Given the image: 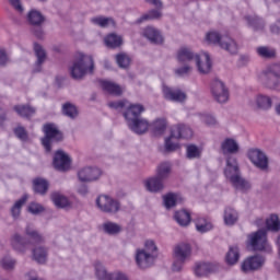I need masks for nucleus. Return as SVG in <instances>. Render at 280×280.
<instances>
[{"label":"nucleus","mask_w":280,"mask_h":280,"mask_svg":"<svg viewBox=\"0 0 280 280\" xmlns=\"http://www.w3.org/2000/svg\"><path fill=\"white\" fill-rule=\"evenodd\" d=\"M266 225L268 231H280V221L277 214H271L269 219L266 220Z\"/></svg>","instance_id":"de8ad7c7"},{"label":"nucleus","mask_w":280,"mask_h":280,"mask_svg":"<svg viewBox=\"0 0 280 280\" xmlns=\"http://www.w3.org/2000/svg\"><path fill=\"white\" fill-rule=\"evenodd\" d=\"M256 106L260 110H270L272 108V98L268 95L259 94L256 96Z\"/></svg>","instance_id":"473e14b6"},{"label":"nucleus","mask_w":280,"mask_h":280,"mask_svg":"<svg viewBox=\"0 0 280 280\" xmlns=\"http://www.w3.org/2000/svg\"><path fill=\"white\" fill-rule=\"evenodd\" d=\"M27 21L31 25L40 26L43 23H45V16H43V13L36 10L30 11L27 15Z\"/></svg>","instance_id":"e433bc0d"},{"label":"nucleus","mask_w":280,"mask_h":280,"mask_svg":"<svg viewBox=\"0 0 280 280\" xmlns=\"http://www.w3.org/2000/svg\"><path fill=\"white\" fill-rule=\"evenodd\" d=\"M269 71L276 75V78L280 79V65L279 63H273L269 66Z\"/></svg>","instance_id":"69168bd1"},{"label":"nucleus","mask_w":280,"mask_h":280,"mask_svg":"<svg viewBox=\"0 0 280 280\" xmlns=\"http://www.w3.org/2000/svg\"><path fill=\"white\" fill-rule=\"evenodd\" d=\"M28 211H30V213H33L34 215H36L38 213H43V211H45V208H43V206L40 203L32 202L28 206Z\"/></svg>","instance_id":"bf43d9fd"},{"label":"nucleus","mask_w":280,"mask_h":280,"mask_svg":"<svg viewBox=\"0 0 280 280\" xmlns=\"http://www.w3.org/2000/svg\"><path fill=\"white\" fill-rule=\"evenodd\" d=\"M116 62L120 69H128L130 67V57L126 52L116 55Z\"/></svg>","instance_id":"3c124183"},{"label":"nucleus","mask_w":280,"mask_h":280,"mask_svg":"<svg viewBox=\"0 0 280 280\" xmlns=\"http://www.w3.org/2000/svg\"><path fill=\"white\" fill-rule=\"evenodd\" d=\"M245 21L249 27L254 28L255 32H259V30H264L266 26V22L255 14L246 15Z\"/></svg>","instance_id":"c85d7f7f"},{"label":"nucleus","mask_w":280,"mask_h":280,"mask_svg":"<svg viewBox=\"0 0 280 280\" xmlns=\"http://www.w3.org/2000/svg\"><path fill=\"white\" fill-rule=\"evenodd\" d=\"M211 93L219 104H226L229 102V90L224 82L215 79L211 83Z\"/></svg>","instance_id":"9d476101"},{"label":"nucleus","mask_w":280,"mask_h":280,"mask_svg":"<svg viewBox=\"0 0 280 280\" xmlns=\"http://www.w3.org/2000/svg\"><path fill=\"white\" fill-rule=\"evenodd\" d=\"M51 200L57 209H67L71 205L69 198L58 191L51 194Z\"/></svg>","instance_id":"bb28decb"},{"label":"nucleus","mask_w":280,"mask_h":280,"mask_svg":"<svg viewBox=\"0 0 280 280\" xmlns=\"http://www.w3.org/2000/svg\"><path fill=\"white\" fill-rule=\"evenodd\" d=\"M25 235L30 237L28 242H31V244H40L44 240L40 233H38L32 225L25 228Z\"/></svg>","instance_id":"c9c22d12"},{"label":"nucleus","mask_w":280,"mask_h":280,"mask_svg":"<svg viewBox=\"0 0 280 280\" xmlns=\"http://www.w3.org/2000/svg\"><path fill=\"white\" fill-rule=\"evenodd\" d=\"M202 156V149L196 144H187L186 145V159L189 161H194L196 159H200Z\"/></svg>","instance_id":"f704fd0d"},{"label":"nucleus","mask_w":280,"mask_h":280,"mask_svg":"<svg viewBox=\"0 0 280 280\" xmlns=\"http://www.w3.org/2000/svg\"><path fill=\"white\" fill-rule=\"evenodd\" d=\"M218 270V265L211 262H196L194 272L196 277H207Z\"/></svg>","instance_id":"4be33fe9"},{"label":"nucleus","mask_w":280,"mask_h":280,"mask_svg":"<svg viewBox=\"0 0 280 280\" xmlns=\"http://www.w3.org/2000/svg\"><path fill=\"white\" fill-rule=\"evenodd\" d=\"M33 189L35 194H39V196H45L47 191L49 190V182L45 178H35L33 180Z\"/></svg>","instance_id":"cd10ccee"},{"label":"nucleus","mask_w":280,"mask_h":280,"mask_svg":"<svg viewBox=\"0 0 280 280\" xmlns=\"http://www.w3.org/2000/svg\"><path fill=\"white\" fill-rule=\"evenodd\" d=\"M249 161L259 170H268V156L259 149L248 151Z\"/></svg>","instance_id":"ddd939ff"},{"label":"nucleus","mask_w":280,"mask_h":280,"mask_svg":"<svg viewBox=\"0 0 280 280\" xmlns=\"http://www.w3.org/2000/svg\"><path fill=\"white\" fill-rule=\"evenodd\" d=\"M27 202V196H23L20 198L11 208V215L14 220H19L21 218V210L23 206Z\"/></svg>","instance_id":"4c0bfd02"},{"label":"nucleus","mask_w":280,"mask_h":280,"mask_svg":"<svg viewBox=\"0 0 280 280\" xmlns=\"http://www.w3.org/2000/svg\"><path fill=\"white\" fill-rule=\"evenodd\" d=\"M266 264V258L261 255H254L246 258L241 266L243 272H255V270H260Z\"/></svg>","instance_id":"9b49d317"},{"label":"nucleus","mask_w":280,"mask_h":280,"mask_svg":"<svg viewBox=\"0 0 280 280\" xmlns=\"http://www.w3.org/2000/svg\"><path fill=\"white\" fill-rule=\"evenodd\" d=\"M170 174H172V165L167 162L161 163L156 167V177L160 178V180L165 182L167 178H170Z\"/></svg>","instance_id":"7c9ffc66"},{"label":"nucleus","mask_w":280,"mask_h":280,"mask_svg":"<svg viewBox=\"0 0 280 280\" xmlns=\"http://www.w3.org/2000/svg\"><path fill=\"white\" fill-rule=\"evenodd\" d=\"M96 207L102 211V213H108L109 215H115L121 209V205L108 195H100L96 198Z\"/></svg>","instance_id":"1a4fd4ad"},{"label":"nucleus","mask_w":280,"mask_h":280,"mask_svg":"<svg viewBox=\"0 0 280 280\" xmlns=\"http://www.w3.org/2000/svg\"><path fill=\"white\" fill-rule=\"evenodd\" d=\"M197 56L198 54L194 52L191 49L183 47L177 51V61L182 65H189V62L196 60Z\"/></svg>","instance_id":"393cba45"},{"label":"nucleus","mask_w":280,"mask_h":280,"mask_svg":"<svg viewBox=\"0 0 280 280\" xmlns=\"http://www.w3.org/2000/svg\"><path fill=\"white\" fill-rule=\"evenodd\" d=\"M95 69V60L91 55L79 52L70 67V73L74 80H82L88 73H93Z\"/></svg>","instance_id":"7ed1b4c3"},{"label":"nucleus","mask_w":280,"mask_h":280,"mask_svg":"<svg viewBox=\"0 0 280 280\" xmlns=\"http://www.w3.org/2000/svg\"><path fill=\"white\" fill-rule=\"evenodd\" d=\"M28 244H32V242L21 236V234L19 233H15L10 237L11 248H13L15 253H21L22 255H25V253H27Z\"/></svg>","instance_id":"a211bd4d"},{"label":"nucleus","mask_w":280,"mask_h":280,"mask_svg":"<svg viewBox=\"0 0 280 280\" xmlns=\"http://www.w3.org/2000/svg\"><path fill=\"white\" fill-rule=\"evenodd\" d=\"M206 40L209 45H218V47L229 51V54H237V43L228 34L218 31H209L206 34Z\"/></svg>","instance_id":"39448f33"},{"label":"nucleus","mask_w":280,"mask_h":280,"mask_svg":"<svg viewBox=\"0 0 280 280\" xmlns=\"http://www.w3.org/2000/svg\"><path fill=\"white\" fill-rule=\"evenodd\" d=\"M279 77L275 75V72L270 71V66H268L264 71L261 75V82L264 86L267 89H270L271 91H277L280 85Z\"/></svg>","instance_id":"f3484780"},{"label":"nucleus","mask_w":280,"mask_h":280,"mask_svg":"<svg viewBox=\"0 0 280 280\" xmlns=\"http://www.w3.org/2000/svg\"><path fill=\"white\" fill-rule=\"evenodd\" d=\"M201 121H203V124H207V126H215L218 124L215 117L209 114L201 115Z\"/></svg>","instance_id":"e2e57ef3"},{"label":"nucleus","mask_w":280,"mask_h":280,"mask_svg":"<svg viewBox=\"0 0 280 280\" xmlns=\"http://www.w3.org/2000/svg\"><path fill=\"white\" fill-rule=\"evenodd\" d=\"M257 54L261 58H275V56H276L275 49H270L266 46L258 47L257 48Z\"/></svg>","instance_id":"5fc2aeb1"},{"label":"nucleus","mask_w":280,"mask_h":280,"mask_svg":"<svg viewBox=\"0 0 280 280\" xmlns=\"http://www.w3.org/2000/svg\"><path fill=\"white\" fill-rule=\"evenodd\" d=\"M163 16V13H161V10L153 9L149 11L148 13L143 14L139 20L138 23H143V21H155L158 19H161Z\"/></svg>","instance_id":"a18cd8bd"},{"label":"nucleus","mask_w":280,"mask_h":280,"mask_svg":"<svg viewBox=\"0 0 280 280\" xmlns=\"http://www.w3.org/2000/svg\"><path fill=\"white\" fill-rule=\"evenodd\" d=\"M224 176L236 191H248V189H250V183L242 177L240 164H237L235 156H228Z\"/></svg>","instance_id":"f03ea898"},{"label":"nucleus","mask_w":280,"mask_h":280,"mask_svg":"<svg viewBox=\"0 0 280 280\" xmlns=\"http://www.w3.org/2000/svg\"><path fill=\"white\" fill-rule=\"evenodd\" d=\"M52 165L59 172H67L71 167V158L65 151L58 150L55 153Z\"/></svg>","instance_id":"4468645a"},{"label":"nucleus","mask_w":280,"mask_h":280,"mask_svg":"<svg viewBox=\"0 0 280 280\" xmlns=\"http://www.w3.org/2000/svg\"><path fill=\"white\" fill-rule=\"evenodd\" d=\"M107 280H130V278L121 271H115L107 276Z\"/></svg>","instance_id":"13d9d810"},{"label":"nucleus","mask_w":280,"mask_h":280,"mask_svg":"<svg viewBox=\"0 0 280 280\" xmlns=\"http://www.w3.org/2000/svg\"><path fill=\"white\" fill-rule=\"evenodd\" d=\"M196 229L199 233H208V231H211V229H213V224L207 221V219L200 218L196 222Z\"/></svg>","instance_id":"09e8293b"},{"label":"nucleus","mask_w":280,"mask_h":280,"mask_svg":"<svg viewBox=\"0 0 280 280\" xmlns=\"http://www.w3.org/2000/svg\"><path fill=\"white\" fill-rule=\"evenodd\" d=\"M106 47H110L112 49H115L117 47H121V36H118L117 34H109L104 39Z\"/></svg>","instance_id":"37998d69"},{"label":"nucleus","mask_w":280,"mask_h":280,"mask_svg":"<svg viewBox=\"0 0 280 280\" xmlns=\"http://www.w3.org/2000/svg\"><path fill=\"white\" fill-rule=\"evenodd\" d=\"M174 137H172V133L170 135L168 138L165 139V150L166 152H176L180 148V144L178 142L174 141Z\"/></svg>","instance_id":"603ef678"},{"label":"nucleus","mask_w":280,"mask_h":280,"mask_svg":"<svg viewBox=\"0 0 280 280\" xmlns=\"http://www.w3.org/2000/svg\"><path fill=\"white\" fill-rule=\"evenodd\" d=\"M144 187L147 191H150L151 194H159V191L165 189V182H162V179L155 175L144 180Z\"/></svg>","instance_id":"412c9836"},{"label":"nucleus","mask_w":280,"mask_h":280,"mask_svg":"<svg viewBox=\"0 0 280 280\" xmlns=\"http://www.w3.org/2000/svg\"><path fill=\"white\" fill-rule=\"evenodd\" d=\"M102 176V171L97 167H83L78 172V177L81 183H93Z\"/></svg>","instance_id":"2eb2a0df"},{"label":"nucleus","mask_w":280,"mask_h":280,"mask_svg":"<svg viewBox=\"0 0 280 280\" xmlns=\"http://www.w3.org/2000/svg\"><path fill=\"white\" fill-rule=\"evenodd\" d=\"M163 200L165 208L172 209V207H176V205L183 202V197L178 194L170 192L163 197Z\"/></svg>","instance_id":"2f4dec72"},{"label":"nucleus","mask_w":280,"mask_h":280,"mask_svg":"<svg viewBox=\"0 0 280 280\" xmlns=\"http://www.w3.org/2000/svg\"><path fill=\"white\" fill-rule=\"evenodd\" d=\"M15 137L21 141H27V131L23 127H18L14 129Z\"/></svg>","instance_id":"680f3d73"},{"label":"nucleus","mask_w":280,"mask_h":280,"mask_svg":"<svg viewBox=\"0 0 280 280\" xmlns=\"http://www.w3.org/2000/svg\"><path fill=\"white\" fill-rule=\"evenodd\" d=\"M44 133L45 137L42 139V144L46 152H51V143L54 141H62V132H60L56 124L49 122L44 125Z\"/></svg>","instance_id":"6e6552de"},{"label":"nucleus","mask_w":280,"mask_h":280,"mask_svg":"<svg viewBox=\"0 0 280 280\" xmlns=\"http://www.w3.org/2000/svg\"><path fill=\"white\" fill-rule=\"evenodd\" d=\"M171 137L176 139V141H178V139H191V137H194V130L187 125H174L171 128Z\"/></svg>","instance_id":"6ab92c4d"},{"label":"nucleus","mask_w":280,"mask_h":280,"mask_svg":"<svg viewBox=\"0 0 280 280\" xmlns=\"http://www.w3.org/2000/svg\"><path fill=\"white\" fill-rule=\"evenodd\" d=\"M191 71H194V68L189 66V63H185L184 67L175 69V75H177L178 78H185V75H189Z\"/></svg>","instance_id":"6e6d98bb"},{"label":"nucleus","mask_w":280,"mask_h":280,"mask_svg":"<svg viewBox=\"0 0 280 280\" xmlns=\"http://www.w3.org/2000/svg\"><path fill=\"white\" fill-rule=\"evenodd\" d=\"M1 266L4 268V270H14L16 266V259L5 256L4 258L1 259Z\"/></svg>","instance_id":"864d4df0"},{"label":"nucleus","mask_w":280,"mask_h":280,"mask_svg":"<svg viewBox=\"0 0 280 280\" xmlns=\"http://www.w3.org/2000/svg\"><path fill=\"white\" fill-rule=\"evenodd\" d=\"M34 51H35L37 61L35 63V68L33 69V71L34 73H40L43 69V63L45 62V60H47V52L45 51L43 46L38 44H34Z\"/></svg>","instance_id":"b1692460"},{"label":"nucleus","mask_w":280,"mask_h":280,"mask_svg":"<svg viewBox=\"0 0 280 280\" xmlns=\"http://www.w3.org/2000/svg\"><path fill=\"white\" fill-rule=\"evenodd\" d=\"M158 253L159 247H156V243L152 240L145 241L144 248H138L136 250L137 266L142 269L150 268L154 264Z\"/></svg>","instance_id":"20e7f679"},{"label":"nucleus","mask_w":280,"mask_h":280,"mask_svg":"<svg viewBox=\"0 0 280 280\" xmlns=\"http://www.w3.org/2000/svg\"><path fill=\"white\" fill-rule=\"evenodd\" d=\"M93 25L98 27H115V20L113 18L95 16L91 19Z\"/></svg>","instance_id":"ea45409f"},{"label":"nucleus","mask_w":280,"mask_h":280,"mask_svg":"<svg viewBox=\"0 0 280 280\" xmlns=\"http://www.w3.org/2000/svg\"><path fill=\"white\" fill-rule=\"evenodd\" d=\"M15 113L20 115V117H26L30 118L36 113V108L28 106V105H18L14 106Z\"/></svg>","instance_id":"79ce46f5"},{"label":"nucleus","mask_w":280,"mask_h":280,"mask_svg":"<svg viewBox=\"0 0 280 280\" xmlns=\"http://www.w3.org/2000/svg\"><path fill=\"white\" fill-rule=\"evenodd\" d=\"M101 86L103 91H106L110 95H121L124 93V89L119 86L117 83H113L110 81H101Z\"/></svg>","instance_id":"c756f323"},{"label":"nucleus","mask_w":280,"mask_h":280,"mask_svg":"<svg viewBox=\"0 0 280 280\" xmlns=\"http://www.w3.org/2000/svg\"><path fill=\"white\" fill-rule=\"evenodd\" d=\"M225 259L229 266H235V264L240 261V248H237V246H231Z\"/></svg>","instance_id":"a19ab883"},{"label":"nucleus","mask_w":280,"mask_h":280,"mask_svg":"<svg viewBox=\"0 0 280 280\" xmlns=\"http://www.w3.org/2000/svg\"><path fill=\"white\" fill-rule=\"evenodd\" d=\"M33 259L37 261V264H46L47 262V248L39 246L35 247L33 250Z\"/></svg>","instance_id":"58836bf2"},{"label":"nucleus","mask_w":280,"mask_h":280,"mask_svg":"<svg viewBox=\"0 0 280 280\" xmlns=\"http://www.w3.org/2000/svg\"><path fill=\"white\" fill-rule=\"evenodd\" d=\"M174 218L179 226H189V223L191 222V214L187 210H179L175 212Z\"/></svg>","instance_id":"72a5a7b5"},{"label":"nucleus","mask_w":280,"mask_h":280,"mask_svg":"<svg viewBox=\"0 0 280 280\" xmlns=\"http://www.w3.org/2000/svg\"><path fill=\"white\" fill-rule=\"evenodd\" d=\"M94 268H95L96 277L98 279H106L107 277L106 269L104 268V265H102V262L96 261L94 264Z\"/></svg>","instance_id":"4d7b16f0"},{"label":"nucleus","mask_w":280,"mask_h":280,"mask_svg":"<svg viewBox=\"0 0 280 280\" xmlns=\"http://www.w3.org/2000/svg\"><path fill=\"white\" fill-rule=\"evenodd\" d=\"M248 245L253 250H259L260 253H272V245L268 243V235L266 231L259 230L248 236Z\"/></svg>","instance_id":"0eeeda50"},{"label":"nucleus","mask_w":280,"mask_h":280,"mask_svg":"<svg viewBox=\"0 0 280 280\" xmlns=\"http://www.w3.org/2000/svg\"><path fill=\"white\" fill-rule=\"evenodd\" d=\"M191 259V245L187 243L177 244L173 249V265L174 272H180L185 268V262Z\"/></svg>","instance_id":"423d86ee"},{"label":"nucleus","mask_w":280,"mask_h":280,"mask_svg":"<svg viewBox=\"0 0 280 280\" xmlns=\"http://www.w3.org/2000/svg\"><path fill=\"white\" fill-rule=\"evenodd\" d=\"M34 35L36 38H45V33L43 32V28L38 27L34 31Z\"/></svg>","instance_id":"774afa93"},{"label":"nucleus","mask_w":280,"mask_h":280,"mask_svg":"<svg viewBox=\"0 0 280 280\" xmlns=\"http://www.w3.org/2000/svg\"><path fill=\"white\" fill-rule=\"evenodd\" d=\"M163 97L168 102H185L187 100V94L179 89L170 88L167 85L162 86Z\"/></svg>","instance_id":"dca6fc26"},{"label":"nucleus","mask_w":280,"mask_h":280,"mask_svg":"<svg viewBox=\"0 0 280 280\" xmlns=\"http://www.w3.org/2000/svg\"><path fill=\"white\" fill-rule=\"evenodd\" d=\"M221 151L224 156L229 154H237L240 152V143L233 138H226L221 143Z\"/></svg>","instance_id":"5701e85b"},{"label":"nucleus","mask_w":280,"mask_h":280,"mask_svg":"<svg viewBox=\"0 0 280 280\" xmlns=\"http://www.w3.org/2000/svg\"><path fill=\"white\" fill-rule=\"evenodd\" d=\"M195 62L197 71L201 75H209L213 69V61H211V56H209L208 52H200L197 55Z\"/></svg>","instance_id":"f8f14e48"},{"label":"nucleus","mask_w":280,"mask_h":280,"mask_svg":"<svg viewBox=\"0 0 280 280\" xmlns=\"http://www.w3.org/2000/svg\"><path fill=\"white\" fill-rule=\"evenodd\" d=\"M103 231L107 235H119L121 233V225L108 221L103 224Z\"/></svg>","instance_id":"c03bdc74"},{"label":"nucleus","mask_w":280,"mask_h":280,"mask_svg":"<svg viewBox=\"0 0 280 280\" xmlns=\"http://www.w3.org/2000/svg\"><path fill=\"white\" fill-rule=\"evenodd\" d=\"M142 36L153 45H163V35L161 34V31L154 26H147L142 32Z\"/></svg>","instance_id":"aec40b11"},{"label":"nucleus","mask_w":280,"mask_h":280,"mask_svg":"<svg viewBox=\"0 0 280 280\" xmlns=\"http://www.w3.org/2000/svg\"><path fill=\"white\" fill-rule=\"evenodd\" d=\"M144 110L143 105L132 104L124 113L128 128L136 135H145V131L150 128L148 119L141 117V113H144Z\"/></svg>","instance_id":"f257e3e1"},{"label":"nucleus","mask_w":280,"mask_h":280,"mask_svg":"<svg viewBox=\"0 0 280 280\" xmlns=\"http://www.w3.org/2000/svg\"><path fill=\"white\" fill-rule=\"evenodd\" d=\"M62 113L66 115V117H69L70 119H75L78 117V107L71 103H66L62 106Z\"/></svg>","instance_id":"49530a36"},{"label":"nucleus","mask_w":280,"mask_h":280,"mask_svg":"<svg viewBox=\"0 0 280 280\" xmlns=\"http://www.w3.org/2000/svg\"><path fill=\"white\" fill-rule=\"evenodd\" d=\"M167 129V120L159 118L153 122L154 135H163Z\"/></svg>","instance_id":"8fccbe9b"},{"label":"nucleus","mask_w":280,"mask_h":280,"mask_svg":"<svg viewBox=\"0 0 280 280\" xmlns=\"http://www.w3.org/2000/svg\"><path fill=\"white\" fill-rule=\"evenodd\" d=\"M10 62V58H8V54L4 49L0 48V67H5Z\"/></svg>","instance_id":"0e129e2a"},{"label":"nucleus","mask_w":280,"mask_h":280,"mask_svg":"<svg viewBox=\"0 0 280 280\" xmlns=\"http://www.w3.org/2000/svg\"><path fill=\"white\" fill-rule=\"evenodd\" d=\"M9 1L18 12H23V5L21 4V0H9Z\"/></svg>","instance_id":"338daca9"},{"label":"nucleus","mask_w":280,"mask_h":280,"mask_svg":"<svg viewBox=\"0 0 280 280\" xmlns=\"http://www.w3.org/2000/svg\"><path fill=\"white\" fill-rule=\"evenodd\" d=\"M240 220V212L235 208L228 207L223 213V222L225 226H235Z\"/></svg>","instance_id":"a878e982"},{"label":"nucleus","mask_w":280,"mask_h":280,"mask_svg":"<svg viewBox=\"0 0 280 280\" xmlns=\"http://www.w3.org/2000/svg\"><path fill=\"white\" fill-rule=\"evenodd\" d=\"M126 104H128V101L126 100H120V101H116V102H109L108 106L109 108H113L114 110H121Z\"/></svg>","instance_id":"052dcab7"}]
</instances>
